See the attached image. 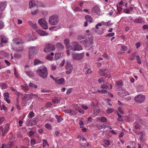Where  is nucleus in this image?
<instances>
[{"mask_svg":"<svg viewBox=\"0 0 148 148\" xmlns=\"http://www.w3.org/2000/svg\"><path fill=\"white\" fill-rule=\"evenodd\" d=\"M145 99V97L144 96L141 95H139L134 98V100L140 103L143 102Z\"/></svg>","mask_w":148,"mask_h":148,"instance_id":"11","label":"nucleus"},{"mask_svg":"<svg viewBox=\"0 0 148 148\" xmlns=\"http://www.w3.org/2000/svg\"><path fill=\"white\" fill-rule=\"evenodd\" d=\"M134 126L136 129H138L140 128V125L138 124L135 123Z\"/></svg>","mask_w":148,"mask_h":148,"instance_id":"63","label":"nucleus"},{"mask_svg":"<svg viewBox=\"0 0 148 148\" xmlns=\"http://www.w3.org/2000/svg\"><path fill=\"white\" fill-rule=\"evenodd\" d=\"M22 89L25 92H27L28 90V86L27 85L25 84L24 86L21 85Z\"/></svg>","mask_w":148,"mask_h":148,"instance_id":"25","label":"nucleus"},{"mask_svg":"<svg viewBox=\"0 0 148 148\" xmlns=\"http://www.w3.org/2000/svg\"><path fill=\"white\" fill-rule=\"evenodd\" d=\"M9 98H4L5 100L8 103H10V101L9 99Z\"/></svg>","mask_w":148,"mask_h":148,"instance_id":"61","label":"nucleus"},{"mask_svg":"<svg viewBox=\"0 0 148 148\" xmlns=\"http://www.w3.org/2000/svg\"><path fill=\"white\" fill-rule=\"evenodd\" d=\"M36 51V48L35 47H31L29 48V56L31 57Z\"/></svg>","mask_w":148,"mask_h":148,"instance_id":"13","label":"nucleus"},{"mask_svg":"<svg viewBox=\"0 0 148 148\" xmlns=\"http://www.w3.org/2000/svg\"><path fill=\"white\" fill-rule=\"evenodd\" d=\"M78 138L79 139V140H82V141L84 142V141H85L86 142V140L85 139L84 137L83 136H82L81 137H78Z\"/></svg>","mask_w":148,"mask_h":148,"instance_id":"49","label":"nucleus"},{"mask_svg":"<svg viewBox=\"0 0 148 148\" xmlns=\"http://www.w3.org/2000/svg\"><path fill=\"white\" fill-rule=\"evenodd\" d=\"M134 21L135 23H142V20L140 18H138L134 20Z\"/></svg>","mask_w":148,"mask_h":148,"instance_id":"32","label":"nucleus"},{"mask_svg":"<svg viewBox=\"0 0 148 148\" xmlns=\"http://www.w3.org/2000/svg\"><path fill=\"white\" fill-rule=\"evenodd\" d=\"M13 41L16 45V47L15 48H13V49L17 51H22L23 48L22 45L23 43L22 40L21 39L14 38L13 40Z\"/></svg>","mask_w":148,"mask_h":148,"instance_id":"2","label":"nucleus"},{"mask_svg":"<svg viewBox=\"0 0 148 148\" xmlns=\"http://www.w3.org/2000/svg\"><path fill=\"white\" fill-rule=\"evenodd\" d=\"M14 144L13 143L12 141H10L8 143L7 145H6L7 146V148H10Z\"/></svg>","mask_w":148,"mask_h":148,"instance_id":"31","label":"nucleus"},{"mask_svg":"<svg viewBox=\"0 0 148 148\" xmlns=\"http://www.w3.org/2000/svg\"><path fill=\"white\" fill-rule=\"evenodd\" d=\"M55 49V46L53 44L47 43L45 45L44 48V51L45 52H51Z\"/></svg>","mask_w":148,"mask_h":148,"instance_id":"6","label":"nucleus"},{"mask_svg":"<svg viewBox=\"0 0 148 148\" xmlns=\"http://www.w3.org/2000/svg\"><path fill=\"white\" fill-rule=\"evenodd\" d=\"M36 4L34 1H31L29 2V7L32 8L36 6Z\"/></svg>","mask_w":148,"mask_h":148,"instance_id":"21","label":"nucleus"},{"mask_svg":"<svg viewBox=\"0 0 148 148\" xmlns=\"http://www.w3.org/2000/svg\"><path fill=\"white\" fill-rule=\"evenodd\" d=\"M59 20V19L58 16L53 15L49 17V22L51 25H56L58 24Z\"/></svg>","mask_w":148,"mask_h":148,"instance_id":"5","label":"nucleus"},{"mask_svg":"<svg viewBox=\"0 0 148 148\" xmlns=\"http://www.w3.org/2000/svg\"><path fill=\"white\" fill-rule=\"evenodd\" d=\"M43 144H45L47 145L48 146H49V144L46 140L43 139L42 140Z\"/></svg>","mask_w":148,"mask_h":148,"instance_id":"58","label":"nucleus"},{"mask_svg":"<svg viewBox=\"0 0 148 148\" xmlns=\"http://www.w3.org/2000/svg\"><path fill=\"white\" fill-rule=\"evenodd\" d=\"M79 125L80 126V127H83L84 123L83 121H80L79 122Z\"/></svg>","mask_w":148,"mask_h":148,"instance_id":"56","label":"nucleus"},{"mask_svg":"<svg viewBox=\"0 0 148 148\" xmlns=\"http://www.w3.org/2000/svg\"><path fill=\"white\" fill-rule=\"evenodd\" d=\"M60 101V100L57 99H53L52 100V102L54 103H58Z\"/></svg>","mask_w":148,"mask_h":148,"instance_id":"48","label":"nucleus"},{"mask_svg":"<svg viewBox=\"0 0 148 148\" xmlns=\"http://www.w3.org/2000/svg\"><path fill=\"white\" fill-rule=\"evenodd\" d=\"M53 57L51 56L50 54H48L47 56L46 57V59L49 60H52Z\"/></svg>","mask_w":148,"mask_h":148,"instance_id":"45","label":"nucleus"},{"mask_svg":"<svg viewBox=\"0 0 148 148\" xmlns=\"http://www.w3.org/2000/svg\"><path fill=\"white\" fill-rule=\"evenodd\" d=\"M64 81V79L63 78H62L58 79H57L56 78L55 82L57 84H62L63 83Z\"/></svg>","mask_w":148,"mask_h":148,"instance_id":"24","label":"nucleus"},{"mask_svg":"<svg viewBox=\"0 0 148 148\" xmlns=\"http://www.w3.org/2000/svg\"><path fill=\"white\" fill-rule=\"evenodd\" d=\"M110 21H109L107 22H104L103 21H102L101 23H103V25H104L109 26L110 25H112V24L110 23Z\"/></svg>","mask_w":148,"mask_h":148,"instance_id":"46","label":"nucleus"},{"mask_svg":"<svg viewBox=\"0 0 148 148\" xmlns=\"http://www.w3.org/2000/svg\"><path fill=\"white\" fill-rule=\"evenodd\" d=\"M45 127L49 129H51V125L48 123H47L45 125Z\"/></svg>","mask_w":148,"mask_h":148,"instance_id":"50","label":"nucleus"},{"mask_svg":"<svg viewBox=\"0 0 148 148\" xmlns=\"http://www.w3.org/2000/svg\"><path fill=\"white\" fill-rule=\"evenodd\" d=\"M0 86L1 87L2 89H6L7 87V85L5 83H1Z\"/></svg>","mask_w":148,"mask_h":148,"instance_id":"37","label":"nucleus"},{"mask_svg":"<svg viewBox=\"0 0 148 148\" xmlns=\"http://www.w3.org/2000/svg\"><path fill=\"white\" fill-rule=\"evenodd\" d=\"M92 12L96 13L98 14L100 13V10L98 6H95L92 8Z\"/></svg>","mask_w":148,"mask_h":148,"instance_id":"16","label":"nucleus"},{"mask_svg":"<svg viewBox=\"0 0 148 148\" xmlns=\"http://www.w3.org/2000/svg\"><path fill=\"white\" fill-rule=\"evenodd\" d=\"M64 42L67 49L69 48L70 47L69 40L68 38H66L64 40Z\"/></svg>","mask_w":148,"mask_h":148,"instance_id":"23","label":"nucleus"},{"mask_svg":"<svg viewBox=\"0 0 148 148\" xmlns=\"http://www.w3.org/2000/svg\"><path fill=\"white\" fill-rule=\"evenodd\" d=\"M116 84L118 86H121L122 85V83L121 81H119L116 82Z\"/></svg>","mask_w":148,"mask_h":148,"instance_id":"53","label":"nucleus"},{"mask_svg":"<svg viewBox=\"0 0 148 148\" xmlns=\"http://www.w3.org/2000/svg\"><path fill=\"white\" fill-rule=\"evenodd\" d=\"M31 122L32 125H34L36 124L37 121L35 119H33L31 120Z\"/></svg>","mask_w":148,"mask_h":148,"instance_id":"43","label":"nucleus"},{"mask_svg":"<svg viewBox=\"0 0 148 148\" xmlns=\"http://www.w3.org/2000/svg\"><path fill=\"white\" fill-rule=\"evenodd\" d=\"M97 119L100 120L103 123L106 122L107 121V119L104 117H101L100 118H98Z\"/></svg>","mask_w":148,"mask_h":148,"instance_id":"35","label":"nucleus"},{"mask_svg":"<svg viewBox=\"0 0 148 148\" xmlns=\"http://www.w3.org/2000/svg\"><path fill=\"white\" fill-rule=\"evenodd\" d=\"M136 59L137 61V63L139 64H140L141 63V62L140 60V59L139 56L137 55L136 56Z\"/></svg>","mask_w":148,"mask_h":148,"instance_id":"42","label":"nucleus"},{"mask_svg":"<svg viewBox=\"0 0 148 148\" xmlns=\"http://www.w3.org/2000/svg\"><path fill=\"white\" fill-rule=\"evenodd\" d=\"M56 45V47L58 49L59 51H62L64 49V46L61 43H57Z\"/></svg>","mask_w":148,"mask_h":148,"instance_id":"18","label":"nucleus"},{"mask_svg":"<svg viewBox=\"0 0 148 148\" xmlns=\"http://www.w3.org/2000/svg\"><path fill=\"white\" fill-rule=\"evenodd\" d=\"M30 94H25L24 96L21 103L22 104H25L28 103V101L31 100L32 99L31 97H30Z\"/></svg>","mask_w":148,"mask_h":148,"instance_id":"10","label":"nucleus"},{"mask_svg":"<svg viewBox=\"0 0 148 148\" xmlns=\"http://www.w3.org/2000/svg\"><path fill=\"white\" fill-rule=\"evenodd\" d=\"M3 97L4 98H9V93L7 92H5L3 94Z\"/></svg>","mask_w":148,"mask_h":148,"instance_id":"47","label":"nucleus"},{"mask_svg":"<svg viewBox=\"0 0 148 148\" xmlns=\"http://www.w3.org/2000/svg\"><path fill=\"white\" fill-rule=\"evenodd\" d=\"M4 25L2 21H0V29L3 27Z\"/></svg>","mask_w":148,"mask_h":148,"instance_id":"57","label":"nucleus"},{"mask_svg":"<svg viewBox=\"0 0 148 148\" xmlns=\"http://www.w3.org/2000/svg\"><path fill=\"white\" fill-rule=\"evenodd\" d=\"M28 24L31 26L33 28L36 29L37 26L36 23L35 22H33L31 21H28Z\"/></svg>","mask_w":148,"mask_h":148,"instance_id":"19","label":"nucleus"},{"mask_svg":"<svg viewBox=\"0 0 148 148\" xmlns=\"http://www.w3.org/2000/svg\"><path fill=\"white\" fill-rule=\"evenodd\" d=\"M36 31L39 35L41 36H46L48 35V34L46 32L40 30L39 29H37Z\"/></svg>","mask_w":148,"mask_h":148,"instance_id":"15","label":"nucleus"},{"mask_svg":"<svg viewBox=\"0 0 148 148\" xmlns=\"http://www.w3.org/2000/svg\"><path fill=\"white\" fill-rule=\"evenodd\" d=\"M72 90V88H70L69 89L67 90V91L66 92V94H69L71 92Z\"/></svg>","mask_w":148,"mask_h":148,"instance_id":"64","label":"nucleus"},{"mask_svg":"<svg viewBox=\"0 0 148 148\" xmlns=\"http://www.w3.org/2000/svg\"><path fill=\"white\" fill-rule=\"evenodd\" d=\"M80 42L86 44V48L87 49L89 50L93 46V38L92 36H90L88 41L87 40H84L80 41Z\"/></svg>","mask_w":148,"mask_h":148,"instance_id":"4","label":"nucleus"},{"mask_svg":"<svg viewBox=\"0 0 148 148\" xmlns=\"http://www.w3.org/2000/svg\"><path fill=\"white\" fill-rule=\"evenodd\" d=\"M5 119L3 117H0V125L2 124V122L4 121Z\"/></svg>","mask_w":148,"mask_h":148,"instance_id":"59","label":"nucleus"},{"mask_svg":"<svg viewBox=\"0 0 148 148\" xmlns=\"http://www.w3.org/2000/svg\"><path fill=\"white\" fill-rule=\"evenodd\" d=\"M66 62L67 64L65 66L66 73L67 74H70L72 72L73 69L72 65L71 64V62L69 61H67Z\"/></svg>","mask_w":148,"mask_h":148,"instance_id":"7","label":"nucleus"},{"mask_svg":"<svg viewBox=\"0 0 148 148\" xmlns=\"http://www.w3.org/2000/svg\"><path fill=\"white\" fill-rule=\"evenodd\" d=\"M55 117L57 119V121L58 123H60L63 120V119L62 118L57 115H56Z\"/></svg>","mask_w":148,"mask_h":148,"instance_id":"34","label":"nucleus"},{"mask_svg":"<svg viewBox=\"0 0 148 148\" xmlns=\"http://www.w3.org/2000/svg\"><path fill=\"white\" fill-rule=\"evenodd\" d=\"M85 38V37L82 35H79L77 37V39L78 40H81L84 39Z\"/></svg>","mask_w":148,"mask_h":148,"instance_id":"36","label":"nucleus"},{"mask_svg":"<svg viewBox=\"0 0 148 148\" xmlns=\"http://www.w3.org/2000/svg\"><path fill=\"white\" fill-rule=\"evenodd\" d=\"M29 86L31 87H33L35 88H37V86L32 82H30L29 84Z\"/></svg>","mask_w":148,"mask_h":148,"instance_id":"38","label":"nucleus"},{"mask_svg":"<svg viewBox=\"0 0 148 148\" xmlns=\"http://www.w3.org/2000/svg\"><path fill=\"white\" fill-rule=\"evenodd\" d=\"M114 110L112 108H109L107 110V112L108 113H110L113 112Z\"/></svg>","mask_w":148,"mask_h":148,"instance_id":"51","label":"nucleus"},{"mask_svg":"<svg viewBox=\"0 0 148 148\" xmlns=\"http://www.w3.org/2000/svg\"><path fill=\"white\" fill-rule=\"evenodd\" d=\"M25 72L27 75L29 76H32L33 75V73L31 71H25Z\"/></svg>","mask_w":148,"mask_h":148,"instance_id":"41","label":"nucleus"},{"mask_svg":"<svg viewBox=\"0 0 148 148\" xmlns=\"http://www.w3.org/2000/svg\"><path fill=\"white\" fill-rule=\"evenodd\" d=\"M84 55V53L77 54L72 53V54L73 58L76 60H81L83 58Z\"/></svg>","mask_w":148,"mask_h":148,"instance_id":"9","label":"nucleus"},{"mask_svg":"<svg viewBox=\"0 0 148 148\" xmlns=\"http://www.w3.org/2000/svg\"><path fill=\"white\" fill-rule=\"evenodd\" d=\"M14 57L16 59H19L22 58V56L21 54L16 53L14 54Z\"/></svg>","mask_w":148,"mask_h":148,"instance_id":"30","label":"nucleus"},{"mask_svg":"<svg viewBox=\"0 0 148 148\" xmlns=\"http://www.w3.org/2000/svg\"><path fill=\"white\" fill-rule=\"evenodd\" d=\"M43 62L37 59H36L34 60V65L36 66L38 65L39 64L42 63Z\"/></svg>","mask_w":148,"mask_h":148,"instance_id":"27","label":"nucleus"},{"mask_svg":"<svg viewBox=\"0 0 148 148\" xmlns=\"http://www.w3.org/2000/svg\"><path fill=\"white\" fill-rule=\"evenodd\" d=\"M8 39L7 38L3 35H1L0 36V40L1 41L0 43V47H2L3 46V43H6L8 41Z\"/></svg>","mask_w":148,"mask_h":148,"instance_id":"12","label":"nucleus"},{"mask_svg":"<svg viewBox=\"0 0 148 148\" xmlns=\"http://www.w3.org/2000/svg\"><path fill=\"white\" fill-rule=\"evenodd\" d=\"M119 93H121L122 94V96H126L127 95H128V93L127 91L125 90H122L121 91V92H119Z\"/></svg>","mask_w":148,"mask_h":148,"instance_id":"28","label":"nucleus"},{"mask_svg":"<svg viewBox=\"0 0 148 148\" xmlns=\"http://www.w3.org/2000/svg\"><path fill=\"white\" fill-rule=\"evenodd\" d=\"M114 34H115L114 32L109 33L106 35V36L112 37L114 36Z\"/></svg>","mask_w":148,"mask_h":148,"instance_id":"55","label":"nucleus"},{"mask_svg":"<svg viewBox=\"0 0 148 148\" xmlns=\"http://www.w3.org/2000/svg\"><path fill=\"white\" fill-rule=\"evenodd\" d=\"M104 142L105 144L107 145H110V142L109 140H106Z\"/></svg>","mask_w":148,"mask_h":148,"instance_id":"62","label":"nucleus"},{"mask_svg":"<svg viewBox=\"0 0 148 148\" xmlns=\"http://www.w3.org/2000/svg\"><path fill=\"white\" fill-rule=\"evenodd\" d=\"M85 18L86 21L90 23L92 22V18L89 15H86Z\"/></svg>","mask_w":148,"mask_h":148,"instance_id":"22","label":"nucleus"},{"mask_svg":"<svg viewBox=\"0 0 148 148\" xmlns=\"http://www.w3.org/2000/svg\"><path fill=\"white\" fill-rule=\"evenodd\" d=\"M127 49V47L125 46H122L121 49V51L125 52Z\"/></svg>","mask_w":148,"mask_h":148,"instance_id":"40","label":"nucleus"},{"mask_svg":"<svg viewBox=\"0 0 148 148\" xmlns=\"http://www.w3.org/2000/svg\"><path fill=\"white\" fill-rule=\"evenodd\" d=\"M29 96L30 97H31L32 99L33 98L34 99H36V100H38V99L42 100V99L39 97L37 95L34 94L32 93H30Z\"/></svg>","mask_w":148,"mask_h":148,"instance_id":"17","label":"nucleus"},{"mask_svg":"<svg viewBox=\"0 0 148 148\" xmlns=\"http://www.w3.org/2000/svg\"><path fill=\"white\" fill-rule=\"evenodd\" d=\"M9 125L8 124H7L5 127V129L4 131H3L2 133V135L3 136H4L5 134L7 133L9 130Z\"/></svg>","mask_w":148,"mask_h":148,"instance_id":"20","label":"nucleus"},{"mask_svg":"<svg viewBox=\"0 0 148 148\" xmlns=\"http://www.w3.org/2000/svg\"><path fill=\"white\" fill-rule=\"evenodd\" d=\"M101 87L103 89H106L108 88L107 85L104 83L101 85Z\"/></svg>","mask_w":148,"mask_h":148,"instance_id":"54","label":"nucleus"},{"mask_svg":"<svg viewBox=\"0 0 148 148\" xmlns=\"http://www.w3.org/2000/svg\"><path fill=\"white\" fill-rule=\"evenodd\" d=\"M37 74L39 75L43 79L47 77L48 71L46 67L43 65L38 67L36 71Z\"/></svg>","mask_w":148,"mask_h":148,"instance_id":"1","label":"nucleus"},{"mask_svg":"<svg viewBox=\"0 0 148 148\" xmlns=\"http://www.w3.org/2000/svg\"><path fill=\"white\" fill-rule=\"evenodd\" d=\"M97 92H98L99 93L106 94L107 92V91L106 90L103 89H102L101 90H97V91H96L94 93H96Z\"/></svg>","mask_w":148,"mask_h":148,"instance_id":"29","label":"nucleus"},{"mask_svg":"<svg viewBox=\"0 0 148 148\" xmlns=\"http://www.w3.org/2000/svg\"><path fill=\"white\" fill-rule=\"evenodd\" d=\"M38 10L37 9L36 10L33 11L32 10L31 11V13L32 15H36L38 12Z\"/></svg>","mask_w":148,"mask_h":148,"instance_id":"39","label":"nucleus"},{"mask_svg":"<svg viewBox=\"0 0 148 148\" xmlns=\"http://www.w3.org/2000/svg\"><path fill=\"white\" fill-rule=\"evenodd\" d=\"M36 143V141L34 139H33L31 140L30 141V144L32 145V147H33V145H35Z\"/></svg>","mask_w":148,"mask_h":148,"instance_id":"44","label":"nucleus"},{"mask_svg":"<svg viewBox=\"0 0 148 148\" xmlns=\"http://www.w3.org/2000/svg\"><path fill=\"white\" fill-rule=\"evenodd\" d=\"M7 5V3L6 1H0V9L1 11L5 10Z\"/></svg>","mask_w":148,"mask_h":148,"instance_id":"14","label":"nucleus"},{"mask_svg":"<svg viewBox=\"0 0 148 148\" xmlns=\"http://www.w3.org/2000/svg\"><path fill=\"white\" fill-rule=\"evenodd\" d=\"M75 108L76 110L78 111L81 108L77 104L75 106Z\"/></svg>","mask_w":148,"mask_h":148,"instance_id":"60","label":"nucleus"},{"mask_svg":"<svg viewBox=\"0 0 148 148\" xmlns=\"http://www.w3.org/2000/svg\"><path fill=\"white\" fill-rule=\"evenodd\" d=\"M38 23L43 29H46L48 28L47 23L44 19H40L38 21Z\"/></svg>","mask_w":148,"mask_h":148,"instance_id":"8","label":"nucleus"},{"mask_svg":"<svg viewBox=\"0 0 148 148\" xmlns=\"http://www.w3.org/2000/svg\"><path fill=\"white\" fill-rule=\"evenodd\" d=\"M100 112V110L99 109V107L97 106H95L94 110V114L96 115L97 114L96 113H99Z\"/></svg>","mask_w":148,"mask_h":148,"instance_id":"26","label":"nucleus"},{"mask_svg":"<svg viewBox=\"0 0 148 148\" xmlns=\"http://www.w3.org/2000/svg\"><path fill=\"white\" fill-rule=\"evenodd\" d=\"M70 47V49L73 51H79L82 49V46L77 41H72Z\"/></svg>","mask_w":148,"mask_h":148,"instance_id":"3","label":"nucleus"},{"mask_svg":"<svg viewBox=\"0 0 148 148\" xmlns=\"http://www.w3.org/2000/svg\"><path fill=\"white\" fill-rule=\"evenodd\" d=\"M55 58L56 59H58L60 57V55L59 53H56L55 54Z\"/></svg>","mask_w":148,"mask_h":148,"instance_id":"52","label":"nucleus"},{"mask_svg":"<svg viewBox=\"0 0 148 148\" xmlns=\"http://www.w3.org/2000/svg\"><path fill=\"white\" fill-rule=\"evenodd\" d=\"M136 56V53H132L130 56V57L129 58L130 60H134Z\"/></svg>","mask_w":148,"mask_h":148,"instance_id":"33","label":"nucleus"}]
</instances>
